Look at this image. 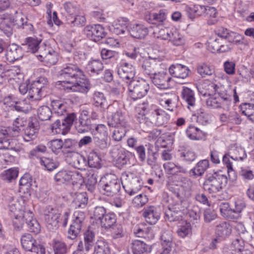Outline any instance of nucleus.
I'll list each match as a JSON object with an SVG mask.
<instances>
[{"label": "nucleus", "instance_id": "1", "mask_svg": "<svg viewBox=\"0 0 254 254\" xmlns=\"http://www.w3.org/2000/svg\"><path fill=\"white\" fill-rule=\"evenodd\" d=\"M58 77L63 79L60 82L70 85L66 88L74 92L87 93L91 88L89 80L83 71L76 64H67L64 65L58 74Z\"/></svg>", "mask_w": 254, "mask_h": 254}, {"label": "nucleus", "instance_id": "2", "mask_svg": "<svg viewBox=\"0 0 254 254\" xmlns=\"http://www.w3.org/2000/svg\"><path fill=\"white\" fill-rule=\"evenodd\" d=\"M137 112L136 120L144 131L154 126H161L167 124L170 119V116L162 109H149L148 104L143 103Z\"/></svg>", "mask_w": 254, "mask_h": 254}, {"label": "nucleus", "instance_id": "3", "mask_svg": "<svg viewBox=\"0 0 254 254\" xmlns=\"http://www.w3.org/2000/svg\"><path fill=\"white\" fill-rule=\"evenodd\" d=\"M227 182V177L222 171H212L205 175L203 188L210 193H215L220 191L226 185Z\"/></svg>", "mask_w": 254, "mask_h": 254}, {"label": "nucleus", "instance_id": "4", "mask_svg": "<svg viewBox=\"0 0 254 254\" xmlns=\"http://www.w3.org/2000/svg\"><path fill=\"white\" fill-rule=\"evenodd\" d=\"M69 214L68 211H65L61 214L57 210L50 206L47 207L44 211V219L47 227L50 230H57L60 223L62 224L63 227H66Z\"/></svg>", "mask_w": 254, "mask_h": 254}, {"label": "nucleus", "instance_id": "5", "mask_svg": "<svg viewBox=\"0 0 254 254\" xmlns=\"http://www.w3.org/2000/svg\"><path fill=\"white\" fill-rule=\"evenodd\" d=\"M127 85L129 95L133 100L145 96L150 89L149 83L143 78L130 80Z\"/></svg>", "mask_w": 254, "mask_h": 254}, {"label": "nucleus", "instance_id": "6", "mask_svg": "<svg viewBox=\"0 0 254 254\" xmlns=\"http://www.w3.org/2000/svg\"><path fill=\"white\" fill-rule=\"evenodd\" d=\"M104 194L110 196L117 194L121 190V183L117 177L113 174L106 175L100 182Z\"/></svg>", "mask_w": 254, "mask_h": 254}, {"label": "nucleus", "instance_id": "7", "mask_svg": "<svg viewBox=\"0 0 254 254\" xmlns=\"http://www.w3.org/2000/svg\"><path fill=\"white\" fill-rule=\"evenodd\" d=\"M17 129L6 128L0 127V149L13 150L20 151V148L14 146L15 141L12 137L17 136Z\"/></svg>", "mask_w": 254, "mask_h": 254}, {"label": "nucleus", "instance_id": "8", "mask_svg": "<svg viewBox=\"0 0 254 254\" xmlns=\"http://www.w3.org/2000/svg\"><path fill=\"white\" fill-rule=\"evenodd\" d=\"M121 181L126 192L130 195L137 193L142 186L141 180L132 173L123 174Z\"/></svg>", "mask_w": 254, "mask_h": 254}, {"label": "nucleus", "instance_id": "9", "mask_svg": "<svg viewBox=\"0 0 254 254\" xmlns=\"http://www.w3.org/2000/svg\"><path fill=\"white\" fill-rule=\"evenodd\" d=\"M17 13V10H13V12L10 14L4 13L1 18H0V30L8 37H9L12 33V25H20V23L19 20L23 21V19L18 17V16L14 15Z\"/></svg>", "mask_w": 254, "mask_h": 254}, {"label": "nucleus", "instance_id": "10", "mask_svg": "<svg viewBox=\"0 0 254 254\" xmlns=\"http://www.w3.org/2000/svg\"><path fill=\"white\" fill-rule=\"evenodd\" d=\"M74 219L67 232V238L73 240L80 233L84 224L85 214L83 212L75 211L73 214Z\"/></svg>", "mask_w": 254, "mask_h": 254}, {"label": "nucleus", "instance_id": "11", "mask_svg": "<svg viewBox=\"0 0 254 254\" xmlns=\"http://www.w3.org/2000/svg\"><path fill=\"white\" fill-rule=\"evenodd\" d=\"M110 154L118 168L123 167L129 161L130 152L121 145L114 146L110 151Z\"/></svg>", "mask_w": 254, "mask_h": 254}, {"label": "nucleus", "instance_id": "12", "mask_svg": "<svg viewBox=\"0 0 254 254\" xmlns=\"http://www.w3.org/2000/svg\"><path fill=\"white\" fill-rule=\"evenodd\" d=\"M48 82L47 78L43 76H40L37 80L33 81L29 85L28 90L29 97L35 100H41L44 96L43 91Z\"/></svg>", "mask_w": 254, "mask_h": 254}, {"label": "nucleus", "instance_id": "13", "mask_svg": "<svg viewBox=\"0 0 254 254\" xmlns=\"http://www.w3.org/2000/svg\"><path fill=\"white\" fill-rule=\"evenodd\" d=\"M21 243L24 249L27 251L45 254L44 247L35 240L30 234H25L21 238Z\"/></svg>", "mask_w": 254, "mask_h": 254}, {"label": "nucleus", "instance_id": "14", "mask_svg": "<svg viewBox=\"0 0 254 254\" xmlns=\"http://www.w3.org/2000/svg\"><path fill=\"white\" fill-rule=\"evenodd\" d=\"M108 110L110 111H115L112 118L108 122V125L110 127H126L127 126V120L117 103L111 105L110 106L108 107Z\"/></svg>", "mask_w": 254, "mask_h": 254}, {"label": "nucleus", "instance_id": "15", "mask_svg": "<svg viewBox=\"0 0 254 254\" xmlns=\"http://www.w3.org/2000/svg\"><path fill=\"white\" fill-rule=\"evenodd\" d=\"M164 66V65L159 59L150 57L144 60L142 64L144 74L148 75L150 78L160 69H163Z\"/></svg>", "mask_w": 254, "mask_h": 254}, {"label": "nucleus", "instance_id": "16", "mask_svg": "<svg viewBox=\"0 0 254 254\" xmlns=\"http://www.w3.org/2000/svg\"><path fill=\"white\" fill-rule=\"evenodd\" d=\"M233 45L225 39L217 38L210 40L208 48L212 53H224L230 51L233 48Z\"/></svg>", "mask_w": 254, "mask_h": 254}, {"label": "nucleus", "instance_id": "17", "mask_svg": "<svg viewBox=\"0 0 254 254\" xmlns=\"http://www.w3.org/2000/svg\"><path fill=\"white\" fill-rule=\"evenodd\" d=\"M84 33L87 37L94 42H98L104 38L107 33L100 24L88 25L84 29Z\"/></svg>", "mask_w": 254, "mask_h": 254}, {"label": "nucleus", "instance_id": "18", "mask_svg": "<svg viewBox=\"0 0 254 254\" xmlns=\"http://www.w3.org/2000/svg\"><path fill=\"white\" fill-rule=\"evenodd\" d=\"M107 127L103 124H95L94 127L92 128L91 133L92 135L94 142L98 145H102L101 147H105L107 143L105 141L108 133Z\"/></svg>", "mask_w": 254, "mask_h": 254}, {"label": "nucleus", "instance_id": "19", "mask_svg": "<svg viewBox=\"0 0 254 254\" xmlns=\"http://www.w3.org/2000/svg\"><path fill=\"white\" fill-rule=\"evenodd\" d=\"M118 74L125 81L127 84L128 82L135 79V70L134 67L125 62H121L118 67Z\"/></svg>", "mask_w": 254, "mask_h": 254}, {"label": "nucleus", "instance_id": "20", "mask_svg": "<svg viewBox=\"0 0 254 254\" xmlns=\"http://www.w3.org/2000/svg\"><path fill=\"white\" fill-rule=\"evenodd\" d=\"M152 82L158 88L166 89L170 87V76L164 71H158L150 78Z\"/></svg>", "mask_w": 254, "mask_h": 254}, {"label": "nucleus", "instance_id": "21", "mask_svg": "<svg viewBox=\"0 0 254 254\" xmlns=\"http://www.w3.org/2000/svg\"><path fill=\"white\" fill-rule=\"evenodd\" d=\"M39 129V123L36 119L29 121L27 126L23 129L24 140L29 142L35 139L37 137Z\"/></svg>", "mask_w": 254, "mask_h": 254}, {"label": "nucleus", "instance_id": "22", "mask_svg": "<svg viewBox=\"0 0 254 254\" xmlns=\"http://www.w3.org/2000/svg\"><path fill=\"white\" fill-rule=\"evenodd\" d=\"M184 210V207L182 206L181 202L170 204L165 211L166 218L170 222L179 221L182 219Z\"/></svg>", "mask_w": 254, "mask_h": 254}, {"label": "nucleus", "instance_id": "23", "mask_svg": "<svg viewBox=\"0 0 254 254\" xmlns=\"http://www.w3.org/2000/svg\"><path fill=\"white\" fill-rule=\"evenodd\" d=\"M215 33L218 38H222L227 40L228 43L237 44L242 43L241 40L242 36L233 32H229V30L223 27H219L215 30Z\"/></svg>", "mask_w": 254, "mask_h": 254}, {"label": "nucleus", "instance_id": "24", "mask_svg": "<svg viewBox=\"0 0 254 254\" xmlns=\"http://www.w3.org/2000/svg\"><path fill=\"white\" fill-rule=\"evenodd\" d=\"M23 56V53L22 48L18 45L13 43L7 47L5 58L8 62L13 63L22 58Z\"/></svg>", "mask_w": 254, "mask_h": 254}, {"label": "nucleus", "instance_id": "25", "mask_svg": "<svg viewBox=\"0 0 254 254\" xmlns=\"http://www.w3.org/2000/svg\"><path fill=\"white\" fill-rule=\"evenodd\" d=\"M181 97L183 100L187 104L188 108L193 111L196 101L194 91L190 88L183 87L181 91Z\"/></svg>", "mask_w": 254, "mask_h": 254}, {"label": "nucleus", "instance_id": "26", "mask_svg": "<svg viewBox=\"0 0 254 254\" xmlns=\"http://www.w3.org/2000/svg\"><path fill=\"white\" fill-rule=\"evenodd\" d=\"M94 127V124L88 117L84 118L80 116L78 122L75 125L76 131L79 133H84L90 131L92 127Z\"/></svg>", "mask_w": 254, "mask_h": 254}, {"label": "nucleus", "instance_id": "27", "mask_svg": "<svg viewBox=\"0 0 254 254\" xmlns=\"http://www.w3.org/2000/svg\"><path fill=\"white\" fill-rule=\"evenodd\" d=\"M169 71L173 76L182 79L187 77L190 72L187 66L181 64L171 65L169 67Z\"/></svg>", "mask_w": 254, "mask_h": 254}, {"label": "nucleus", "instance_id": "28", "mask_svg": "<svg viewBox=\"0 0 254 254\" xmlns=\"http://www.w3.org/2000/svg\"><path fill=\"white\" fill-rule=\"evenodd\" d=\"M143 216L148 223L153 225L156 223L160 218V214L153 206H147L143 210Z\"/></svg>", "mask_w": 254, "mask_h": 254}, {"label": "nucleus", "instance_id": "29", "mask_svg": "<svg viewBox=\"0 0 254 254\" xmlns=\"http://www.w3.org/2000/svg\"><path fill=\"white\" fill-rule=\"evenodd\" d=\"M128 31L132 37L140 39L144 38L148 33L147 28L141 24L130 25Z\"/></svg>", "mask_w": 254, "mask_h": 254}, {"label": "nucleus", "instance_id": "30", "mask_svg": "<svg viewBox=\"0 0 254 254\" xmlns=\"http://www.w3.org/2000/svg\"><path fill=\"white\" fill-rule=\"evenodd\" d=\"M205 5L200 4H192L186 7V10L189 18L193 20L200 16H203Z\"/></svg>", "mask_w": 254, "mask_h": 254}, {"label": "nucleus", "instance_id": "31", "mask_svg": "<svg viewBox=\"0 0 254 254\" xmlns=\"http://www.w3.org/2000/svg\"><path fill=\"white\" fill-rule=\"evenodd\" d=\"M167 12L166 9H161L158 13H153L146 17V20L148 23L156 25H162L167 18Z\"/></svg>", "mask_w": 254, "mask_h": 254}, {"label": "nucleus", "instance_id": "32", "mask_svg": "<svg viewBox=\"0 0 254 254\" xmlns=\"http://www.w3.org/2000/svg\"><path fill=\"white\" fill-rule=\"evenodd\" d=\"M209 162L208 160L204 159L199 161L190 171V176H194L195 178L201 177L209 168Z\"/></svg>", "mask_w": 254, "mask_h": 254}, {"label": "nucleus", "instance_id": "33", "mask_svg": "<svg viewBox=\"0 0 254 254\" xmlns=\"http://www.w3.org/2000/svg\"><path fill=\"white\" fill-rule=\"evenodd\" d=\"M104 69L103 63L99 60L90 61L86 66L87 72L90 76L99 75Z\"/></svg>", "mask_w": 254, "mask_h": 254}, {"label": "nucleus", "instance_id": "34", "mask_svg": "<svg viewBox=\"0 0 254 254\" xmlns=\"http://www.w3.org/2000/svg\"><path fill=\"white\" fill-rule=\"evenodd\" d=\"M75 176L81 178L79 173L72 172H68L65 170H62L57 173L55 176V180L56 182L59 184H64L66 182H69L72 180Z\"/></svg>", "mask_w": 254, "mask_h": 254}, {"label": "nucleus", "instance_id": "35", "mask_svg": "<svg viewBox=\"0 0 254 254\" xmlns=\"http://www.w3.org/2000/svg\"><path fill=\"white\" fill-rule=\"evenodd\" d=\"M229 154L231 158L236 161H243L247 158L245 149L235 145L231 146L229 149Z\"/></svg>", "mask_w": 254, "mask_h": 254}, {"label": "nucleus", "instance_id": "36", "mask_svg": "<svg viewBox=\"0 0 254 254\" xmlns=\"http://www.w3.org/2000/svg\"><path fill=\"white\" fill-rule=\"evenodd\" d=\"M179 156L182 161L191 162L196 158L195 153L184 146H181L178 150Z\"/></svg>", "mask_w": 254, "mask_h": 254}, {"label": "nucleus", "instance_id": "37", "mask_svg": "<svg viewBox=\"0 0 254 254\" xmlns=\"http://www.w3.org/2000/svg\"><path fill=\"white\" fill-rule=\"evenodd\" d=\"M51 106L55 113L59 116L67 115V103L61 100H53Z\"/></svg>", "mask_w": 254, "mask_h": 254}, {"label": "nucleus", "instance_id": "38", "mask_svg": "<svg viewBox=\"0 0 254 254\" xmlns=\"http://www.w3.org/2000/svg\"><path fill=\"white\" fill-rule=\"evenodd\" d=\"M132 251L133 254H143L151 251V247L140 240H134L132 243Z\"/></svg>", "mask_w": 254, "mask_h": 254}, {"label": "nucleus", "instance_id": "39", "mask_svg": "<svg viewBox=\"0 0 254 254\" xmlns=\"http://www.w3.org/2000/svg\"><path fill=\"white\" fill-rule=\"evenodd\" d=\"M189 138L192 140H199L205 136L206 133L193 126H190L186 129Z\"/></svg>", "mask_w": 254, "mask_h": 254}, {"label": "nucleus", "instance_id": "40", "mask_svg": "<svg viewBox=\"0 0 254 254\" xmlns=\"http://www.w3.org/2000/svg\"><path fill=\"white\" fill-rule=\"evenodd\" d=\"M70 164L76 169L82 170L86 166L87 161L85 158L78 153H74L71 157Z\"/></svg>", "mask_w": 254, "mask_h": 254}, {"label": "nucleus", "instance_id": "41", "mask_svg": "<svg viewBox=\"0 0 254 254\" xmlns=\"http://www.w3.org/2000/svg\"><path fill=\"white\" fill-rule=\"evenodd\" d=\"M88 202V197L85 192L76 193L72 202L75 208H84Z\"/></svg>", "mask_w": 254, "mask_h": 254}, {"label": "nucleus", "instance_id": "42", "mask_svg": "<svg viewBox=\"0 0 254 254\" xmlns=\"http://www.w3.org/2000/svg\"><path fill=\"white\" fill-rule=\"evenodd\" d=\"M232 232V227L226 222H223L216 226V234L220 238H225L229 236Z\"/></svg>", "mask_w": 254, "mask_h": 254}, {"label": "nucleus", "instance_id": "43", "mask_svg": "<svg viewBox=\"0 0 254 254\" xmlns=\"http://www.w3.org/2000/svg\"><path fill=\"white\" fill-rule=\"evenodd\" d=\"M193 116L196 117L197 123L203 126L209 124L211 121L210 115L201 108L197 109Z\"/></svg>", "mask_w": 254, "mask_h": 254}, {"label": "nucleus", "instance_id": "44", "mask_svg": "<svg viewBox=\"0 0 254 254\" xmlns=\"http://www.w3.org/2000/svg\"><path fill=\"white\" fill-rule=\"evenodd\" d=\"M93 99L94 101V105L96 107L100 106L103 110L105 108L108 109V107L111 106L108 105L106 98L102 92H95L93 94Z\"/></svg>", "mask_w": 254, "mask_h": 254}, {"label": "nucleus", "instance_id": "45", "mask_svg": "<svg viewBox=\"0 0 254 254\" xmlns=\"http://www.w3.org/2000/svg\"><path fill=\"white\" fill-rule=\"evenodd\" d=\"M240 109L242 114L254 123V104L247 103H243L240 105Z\"/></svg>", "mask_w": 254, "mask_h": 254}, {"label": "nucleus", "instance_id": "46", "mask_svg": "<svg viewBox=\"0 0 254 254\" xmlns=\"http://www.w3.org/2000/svg\"><path fill=\"white\" fill-rule=\"evenodd\" d=\"M116 222V217L113 213H106L100 222L102 227L105 229L111 228Z\"/></svg>", "mask_w": 254, "mask_h": 254}, {"label": "nucleus", "instance_id": "47", "mask_svg": "<svg viewBox=\"0 0 254 254\" xmlns=\"http://www.w3.org/2000/svg\"><path fill=\"white\" fill-rule=\"evenodd\" d=\"M39 119L41 121L52 120L54 118L51 109L47 106L40 107L37 111Z\"/></svg>", "mask_w": 254, "mask_h": 254}, {"label": "nucleus", "instance_id": "48", "mask_svg": "<svg viewBox=\"0 0 254 254\" xmlns=\"http://www.w3.org/2000/svg\"><path fill=\"white\" fill-rule=\"evenodd\" d=\"M191 230L190 223L186 221H183L178 226L177 233L180 237L185 238L191 233Z\"/></svg>", "mask_w": 254, "mask_h": 254}, {"label": "nucleus", "instance_id": "49", "mask_svg": "<svg viewBox=\"0 0 254 254\" xmlns=\"http://www.w3.org/2000/svg\"><path fill=\"white\" fill-rule=\"evenodd\" d=\"M217 15L216 9L214 7L205 6V10L203 16L208 19L207 23L209 25L214 24L217 22L215 19Z\"/></svg>", "mask_w": 254, "mask_h": 254}, {"label": "nucleus", "instance_id": "50", "mask_svg": "<svg viewBox=\"0 0 254 254\" xmlns=\"http://www.w3.org/2000/svg\"><path fill=\"white\" fill-rule=\"evenodd\" d=\"M40 43L41 41L37 39L28 37L26 39V44L23 45L27 47V52L36 53V52L38 51L39 47L41 46L40 45Z\"/></svg>", "mask_w": 254, "mask_h": 254}, {"label": "nucleus", "instance_id": "51", "mask_svg": "<svg viewBox=\"0 0 254 254\" xmlns=\"http://www.w3.org/2000/svg\"><path fill=\"white\" fill-rule=\"evenodd\" d=\"M93 254H111L109 245L103 241H98L94 247Z\"/></svg>", "mask_w": 254, "mask_h": 254}, {"label": "nucleus", "instance_id": "52", "mask_svg": "<svg viewBox=\"0 0 254 254\" xmlns=\"http://www.w3.org/2000/svg\"><path fill=\"white\" fill-rule=\"evenodd\" d=\"M95 241V234L91 230H88L84 233V242H85V252H88L92 247Z\"/></svg>", "mask_w": 254, "mask_h": 254}, {"label": "nucleus", "instance_id": "53", "mask_svg": "<svg viewBox=\"0 0 254 254\" xmlns=\"http://www.w3.org/2000/svg\"><path fill=\"white\" fill-rule=\"evenodd\" d=\"M158 153L153 150V146H149L147 148V157L146 158L147 164L152 168L157 165Z\"/></svg>", "mask_w": 254, "mask_h": 254}, {"label": "nucleus", "instance_id": "54", "mask_svg": "<svg viewBox=\"0 0 254 254\" xmlns=\"http://www.w3.org/2000/svg\"><path fill=\"white\" fill-rule=\"evenodd\" d=\"M197 71L202 77L206 75H211L214 72V68L205 63H201L197 66Z\"/></svg>", "mask_w": 254, "mask_h": 254}, {"label": "nucleus", "instance_id": "55", "mask_svg": "<svg viewBox=\"0 0 254 254\" xmlns=\"http://www.w3.org/2000/svg\"><path fill=\"white\" fill-rule=\"evenodd\" d=\"M22 215L21 218H19L17 220L19 221V224L16 221H13V224L18 227V228H21L25 222L26 224H28L30 221L33 220V214L30 211H22V213L20 214Z\"/></svg>", "mask_w": 254, "mask_h": 254}, {"label": "nucleus", "instance_id": "56", "mask_svg": "<svg viewBox=\"0 0 254 254\" xmlns=\"http://www.w3.org/2000/svg\"><path fill=\"white\" fill-rule=\"evenodd\" d=\"M101 161L99 156L96 152H91L89 154L87 163L91 168H100L101 167Z\"/></svg>", "mask_w": 254, "mask_h": 254}, {"label": "nucleus", "instance_id": "57", "mask_svg": "<svg viewBox=\"0 0 254 254\" xmlns=\"http://www.w3.org/2000/svg\"><path fill=\"white\" fill-rule=\"evenodd\" d=\"M14 108L17 111L25 113H27L32 110L31 105L26 100L14 102Z\"/></svg>", "mask_w": 254, "mask_h": 254}, {"label": "nucleus", "instance_id": "58", "mask_svg": "<svg viewBox=\"0 0 254 254\" xmlns=\"http://www.w3.org/2000/svg\"><path fill=\"white\" fill-rule=\"evenodd\" d=\"M54 254H66L68 249L66 244L59 240H54L53 243Z\"/></svg>", "mask_w": 254, "mask_h": 254}, {"label": "nucleus", "instance_id": "59", "mask_svg": "<svg viewBox=\"0 0 254 254\" xmlns=\"http://www.w3.org/2000/svg\"><path fill=\"white\" fill-rule=\"evenodd\" d=\"M128 20L126 18H122L119 20L114 26V32L117 35L125 33L127 29Z\"/></svg>", "mask_w": 254, "mask_h": 254}, {"label": "nucleus", "instance_id": "60", "mask_svg": "<svg viewBox=\"0 0 254 254\" xmlns=\"http://www.w3.org/2000/svg\"><path fill=\"white\" fill-rule=\"evenodd\" d=\"M40 163L44 166L45 169L49 171H53L58 166V163L53 159L44 157L40 158Z\"/></svg>", "mask_w": 254, "mask_h": 254}, {"label": "nucleus", "instance_id": "61", "mask_svg": "<svg viewBox=\"0 0 254 254\" xmlns=\"http://www.w3.org/2000/svg\"><path fill=\"white\" fill-rule=\"evenodd\" d=\"M162 247L172 248V232L171 231H165L161 237Z\"/></svg>", "mask_w": 254, "mask_h": 254}, {"label": "nucleus", "instance_id": "62", "mask_svg": "<svg viewBox=\"0 0 254 254\" xmlns=\"http://www.w3.org/2000/svg\"><path fill=\"white\" fill-rule=\"evenodd\" d=\"M47 145L53 152L58 154L63 149L64 143L62 140L57 139L49 141Z\"/></svg>", "mask_w": 254, "mask_h": 254}, {"label": "nucleus", "instance_id": "63", "mask_svg": "<svg viewBox=\"0 0 254 254\" xmlns=\"http://www.w3.org/2000/svg\"><path fill=\"white\" fill-rule=\"evenodd\" d=\"M173 31L174 32H173L172 38L169 42L176 46L183 45L185 43L184 37L180 34L179 32L176 28Z\"/></svg>", "mask_w": 254, "mask_h": 254}, {"label": "nucleus", "instance_id": "64", "mask_svg": "<svg viewBox=\"0 0 254 254\" xmlns=\"http://www.w3.org/2000/svg\"><path fill=\"white\" fill-rule=\"evenodd\" d=\"M220 211L221 214L228 219H233L234 215L232 211V207H230L229 203L227 202H222L220 205Z\"/></svg>", "mask_w": 254, "mask_h": 254}]
</instances>
